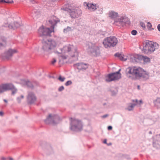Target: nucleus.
<instances>
[{
	"label": "nucleus",
	"mask_w": 160,
	"mask_h": 160,
	"mask_svg": "<svg viewBox=\"0 0 160 160\" xmlns=\"http://www.w3.org/2000/svg\"><path fill=\"white\" fill-rule=\"evenodd\" d=\"M42 49L48 53L53 52L58 54L59 62L67 59L69 56L78 59V52L76 47L72 45L65 46L60 49L57 42L52 40H43L42 41Z\"/></svg>",
	"instance_id": "obj_1"
},
{
	"label": "nucleus",
	"mask_w": 160,
	"mask_h": 160,
	"mask_svg": "<svg viewBox=\"0 0 160 160\" xmlns=\"http://www.w3.org/2000/svg\"><path fill=\"white\" fill-rule=\"evenodd\" d=\"M127 76L132 79L133 78L132 76H135L136 78L142 77L146 79L149 78V76L146 72L142 68L137 66L130 67L126 70Z\"/></svg>",
	"instance_id": "obj_2"
},
{
	"label": "nucleus",
	"mask_w": 160,
	"mask_h": 160,
	"mask_svg": "<svg viewBox=\"0 0 160 160\" xmlns=\"http://www.w3.org/2000/svg\"><path fill=\"white\" fill-rule=\"evenodd\" d=\"M158 45L156 43L149 41H147L143 43L142 50L145 53H151L158 48Z\"/></svg>",
	"instance_id": "obj_3"
},
{
	"label": "nucleus",
	"mask_w": 160,
	"mask_h": 160,
	"mask_svg": "<svg viewBox=\"0 0 160 160\" xmlns=\"http://www.w3.org/2000/svg\"><path fill=\"white\" fill-rule=\"evenodd\" d=\"M118 42L117 39L115 37L111 36L105 38L103 41V44L106 48L114 47Z\"/></svg>",
	"instance_id": "obj_4"
},
{
	"label": "nucleus",
	"mask_w": 160,
	"mask_h": 160,
	"mask_svg": "<svg viewBox=\"0 0 160 160\" xmlns=\"http://www.w3.org/2000/svg\"><path fill=\"white\" fill-rule=\"evenodd\" d=\"M120 71L121 69H120L117 72L108 74L106 78V81L107 82H110L120 78L121 76V74L120 73Z\"/></svg>",
	"instance_id": "obj_5"
},
{
	"label": "nucleus",
	"mask_w": 160,
	"mask_h": 160,
	"mask_svg": "<svg viewBox=\"0 0 160 160\" xmlns=\"http://www.w3.org/2000/svg\"><path fill=\"white\" fill-rule=\"evenodd\" d=\"M71 129L77 131L81 130L82 125L81 122L75 119L71 118Z\"/></svg>",
	"instance_id": "obj_6"
},
{
	"label": "nucleus",
	"mask_w": 160,
	"mask_h": 160,
	"mask_svg": "<svg viewBox=\"0 0 160 160\" xmlns=\"http://www.w3.org/2000/svg\"><path fill=\"white\" fill-rule=\"evenodd\" d=\"M54 29L51 27V29L48 28H44L43 26L41 27L38 29V32L41 36H50V34L54 32Z\"/></svg>",
	"instance_id": "obj_7"
},
{
	"label": "nucleus",
	"mask_w": 160,
	"mask_h": 160,
	"mask_svg": "<svg viewBox=\"0 0 160 160\" xmlns=\"http://www.w3.org/2000/svg\"><path fill=\"white\" fill-rule=\"evenodd\" d=\"M69 12L72 18H77L80 16L82 13V11L79 9H70Z\"/></svg>",
	"instance_id": "obj_8"
},
{
	"label": "nucleus",
	"mask_w": 160,
	"mask_h": 160,
	"mask_svg": "<svg viewBox=\"0 0 160 160\" xmlns=\"http://www.w3.org/2000/svg\"><path fill=\"white\" fill-rule=\"evenodd\" d=\"M128 18L126 17H122L118 19L115 20V22H118L122 26H124L126 23L128 22Z\"/></svg>",
	"instance_id": "obj_9"
},
{
	"label": "nucleus",
	"mask_w": 160,
	"mask_h": 160,
	"mask_svg": "<svg viewBox=\"0 0 160 160\" xmlns=\"http://www.w3.org/2000/svg\"><path fill=\"white\" fill-rule=\"evenodd\" d=\"M15 21L14 18H13L12 21L11 27L13 29H15L22 25L20 20L18 21L17 18H15Z\"/></svg>",
	"instance_id": "obj_10"
},
{
	"label": "nucleus",
	"mask_w": 160,
	"mask_h": 160,
	"mask_svg": "<svg viewBox=\"0 0 160 160\" xmlns=\"http://www.w3.org/2000/svg\"><path fill=\"white\" fill-rule=\"evenodd\" d=\"M84 5L87 7L91 11H94L97 9L96 4L94 5L92 3L85 2L84 3Z\"/></svg>",
	"instance_id": "obj_11"
},
{
	"label": "nucleus",
	"mask_w": 160,
	"mask_h": 160,
	"mask_svg": "<svg viewBox=\"0 0 160 160\" xmlns=\"http://www.w3.org/2000/svg\"><path fill=\"white\" fill-rule=\"evenodd\" d=\"M59 21V20L58 18H57L55 16H52L51 17L49 21V22L51 25V27H52V29H54V26Z\"/></svg>",
	"instance_id": "obj_12"
},
{
	"label": "nucleus",
	"mask_w": 160,
	"mask_h": 160,
	"mask_svg": "<svg viewBox=\"0 0 160 160\" xmlns=\"http://www.w3.org/2000/svg\"><path fill=\"white\" fill-rule=\"evenodd\" d=\"M75 65L77 67L78 69L79 70H85L88 67V64L83 63H77Z\"/></svg>",
	"instance_id": "obj_13"
},
{
	"label": "nucleus",
	"mask_w": 160,
	"mask_h": 160,
	"mask_svg": "<svg viewBox=\"0 0 160 160\" xmlns=\"http://www.w3.org/2000/svg\"><path fill=\"white\" fill-rule=\"evenodd\" d=\"M27 99L28 102L30 103H33L36 99L35 96L33 93L32 92H30L28 94Z\"/></svg>",
	"instance_id": "obj_14"
},
{
	"label": "nucleus",
	"mask_w": 160,
	"mask_h": 160,
	"mask_svg": "<svg viewBox=\"0 0 160 160\" xmlns=\"http://www.w3.org/2000/svg\"><path fill=\"white\" fill-rule=\"evenodd\" d=\"M10 85L9 84H5L0 86V93L9 89Z\"/></svg>",
	"instance_id": "obj_15"
},
{
	"label": "nucleus",
	"mask_w": 160,
	"mask_h": 160,
	"mask_svg": "<svg viewBox=\"0 0 160 160\" xmlns=\"http://www.w3.org/2000/svg\"><path fill=\"white\" fill-rule=\"evenodd\" d=\"M115 56L118 57L122 61H125L128 59V57L127 56L125 55L122 54L117 53L115 54Z\"/></svg>",
	"instance_id": "obj_16"
},
{
	"label": "nucleus",
	"mask_w": 160,
	"mask_h": 160,
	"mask_svg": "<svg viewBox=\"0 0 160 160\" xmlns=\"http://www.w3.org/2000/svg\"><path fill=\"white\" fill-rule=\"evenodd\" d=\"M108 15L109 17L115 19L118 16V12L113 11H111L109 12Z\"/></svg>",
	"instance_id": "obj_17"
},
{
	"label": "nucleus",
	"mask_w": 160,
	"mask_h": 160,
	"mask_svg": "<svg viewBox=\"0 0 160 160\" xmlns=\"http://www.w3.org/2000/svg\"><path fill=\"white\" fill-rule=\"evenodd\" d=\"M90 50L91 53H94L95 54L97 55V53L99 52V50L97 46L93 45L90 49Z\"/></svg>",
	"instance_id": "obj_18"
},
{
	"label": "nucleus",
	"mask_w": 160,
	"mask_h": 160,
	"mask_svg": "<svg viewBox=\"0 0 160 160\" xmlns=\"http://www.w3.org/2000/svg\"><path fill=\"white\" fill-rule=\"evenodd\" d=\"M18 91V89L13 85L11 84V94L12 95H14Z\"/></svg>",
	"instance_id": "obj_19"
},
{
	"label": "nucleus",
	"mask_w": 160,
	"mask_h": 160,
	"mask_svg": "<svg viewBox=\"0 0 160 160\" xmlns=\"http://www.w3.org/2000/svg\"><path fill=\"white\" fill-rule=\"evenodd\" d=\"M142 57H141V60H143L144 64H146L150 62V59L148 57L142 55Z\"/></svg>",
	"instance_id": "obj_20"
},
{
	"label": "nucleus",
	"mask_w": 160,
	"mask_h": 160,
	"mask_svg": "<svg viewBox=\"0 0 160 160\" xmlns=\"http://www.w3.org/2000/svg\"><path fill=\"white\" fill-rule=\"evenodd\" d=\"M134 59L137 60L136 62H138L139 61L141 60V57H142V55H139L138 54H136L134 55Z\"/></svg>",
	"instance_id": "obj_21"
},
{
	"label": "nucleus",
	"mask_w": 160,
	"mask_h": 160,
	"mask_svg": "<svg viewBox=\"0 0 160 160\" xmlns=\"http://www.w3.org/2000/svg\"><path fill=\"white\" fill-rule=\"evenodd\" d=\"M4 55L5 58L8 59L10 56V52L9 51V50L8 52H5Z\"/></svg>",
	"instance_id": "obj_22"
},
{
	"label": "nucleus",
	"mask_w": 160,
	"mask_h": 160,
	"mask_svg": "<svg viewBox=\"0 0 160 160\" xmlns=\"http://www.w3.org/2000/svg\"><path fill=\"white\" fill-rule=\"evenodd\" d=\"M147 27L149 30H151L152 29H153V28H152V25L149 22H148Z\"/></svg>",
	"instance_id": "obj_23"
},
{
	"label": "nucleus",
	"mask_w": 160,
	"mask_h": 160,
	"mask_svg": "<svg viewBox=\"0 0 160 160\" xmlns=\"http://www.w3.org/2000/svg\"><path fill=\"white\" fill-rule=\"evenodd\" d=\"M136 104H131L130 106H129L128 107L127 109L129 111L132 110Z\"/></svg>",
	"instance_id": "obj_24"
},
{
	"label": "nucleus",
	"mask_w": 160,
	"mask_h": 160,
	"mask_svg": "<svg viewBox=\"0 0 160 160\" xmlns=\"http://www.w3.org/2000/svg\"><path fill=\"white\" fill-rule=\"evenodd\" d=\"M54 116H52L51 114H49L48 117L47 118L46 121H51L54 119Z\"/></svg>",
	"instance_id": "obj_25"
},
{
	"label": "nucleus",
	"mask_w": 160,
	"mask_h": 160,
	"mask_svg": "<svg viewBox=\"0 0 160 160\" xmlns=\"http://www.w3.org/2000/svg\"><path fill=\"white\" fill-rule=\"evenodd\" d=\"M18 52V51L16 49H11V56Z\"/></svg>",
	"instance_id": "obj_26"
},
{
	"label": "nucleus",
	"mask_w": 160,
	"mask_h": 160,
	"mask_svg": "<svg viewBox=\"0 0 160 160\" xmlns=\"http://www.w3.org/2000/svg\"><path fill=\"white\" fill-rule=\"evenodd\" d=\"M130 61V62L134 63L136 62V61H137V60H135L134 59V55H132L131 56V57Z\"/></svg>",
	"instance_id": "obj_27"
},
{
	"label": "nucleus",
	"mask_w": 160,
	"mask_h": 160,
	"mask_svg": "<svg viewBox=\"0 0 160 160\" xmlns=\"http://www.w3.org/2000/svg\"><path fill=\"white\" fill-rule=\"evenodd\" d=\"M140 26L142 27L143 29H146V26L144 23L143 22H141L140 23Z\"/></svg>",
	"instance_id": "obj_28"
},
{
	"label": "nucleus",
	"mask_w": 160,
	"mask_h": 160,
	"mask_svg": "<svg viewBox=\"0 0 160 160\" xmlns=\"http://www.w3.org/2000/svg\"><path fill=\"white\" fill-rule=\"evenodd\" d=\"M24 98V96L22 95H21L20 97H18L17 98V100L18 102H20L22 99Z\"/></svg>",
	"instance_id": "obj_29"
},
{
	"label": "nucleus",
	"mask_w": 160,
	"mask_h": 160,
	"mask_svg": "<svg viewBox=\"0 0 160 160\" xmlns=\"http://www.w3.org/2000/svg\"><path fill=\"white\" fill-rule=\"evenodd\" d=\"M10 2V1L9 0H0V3H9Z\"/></svg>",
	"instance_id": "obj_30"
},
{
	"label": "nucleus",
	"mask_w": 160,
	"mask_h": 160,
	"mask_svg": "<svg viewBox=\"0 0 160 160\" xmlns=\"http://www.w3.org/2000/svg\"><path fill=\"white\" fill-rule=\"evenodd\" d=\"M58 80L61 82L64 81L65 78L64 77H62L61 76H60L58 78Z\"/></svg>",
	"instance_id": "obj_31"
},
{
	"label": "nucleus",
	"mask_w": 160,
	"mask_h": 160,
	"mask_svg": "<svg viewBox=\"0 0 160 160\" xmlns=\"http://www.w3.org/2000/svg\"><path fill=\"white\" fill-rule=\"evenodd\" d=\"M6 44V42H5L3 41L2 43H0V47L5 46Z\"/></svg>",
	"instance_id": "obj_32"
},
{
	"label": "nucleus",
	"mask_w": 160,
	"mask_h": 160,
	"mask_svg": "<svg viewBox=\"0 0 160 160\" xmlns=\"http://www.w3.org/2000/svg\"><path fill=\"white\" fill-rule=\"evenodd\" d=\"M72 82L71 81H68L66 82V83L65 84V85L66 86H68L70 85H71L72 84Z\"/></svg>",
	"instance_id": "obj_33"
},
{
	"label": "nucleus",
	"mask_w": 160,
	"mask_h": 160,
	"mask_svg": "<svg viewBox=\"0 0 160 160\" xmlns=\"http://www.w3.org/2000/svg\"><path fill=\"white\" fill-rule=\"evenodd\" d=\"M137 31L136 30H133L132 32H131V33L132 35H136L137 33Z\"/></svg>",
	"instance_id": "obj_34"
},
{
	"label": "nucleus",
	"mask_w": 160,
	"mask_h": 160,
	"mask_svg": "<svg viewBox=\"0 0 160 160\" xmlns=\"http://www.w3.org/2000/svg\"><path fill=\"white\" fill-rule=\"evenodd\" d=\"M56 62V60L55 58H53L51 61V63L52 64H54Z\"/></svg>",
	"instance_id": "obj_35"
},
{
	"label": "nucleus",
	"mask_w": 160,
	"mask_h": 160,
	"mask_svg": "<svg viewBox=\"0 0 160 160\" xmlns=\"http://www.w3.org/2000/svg\"><path fill=\"white\" fill-rule=\"evenodd\" d=\"M64 89V88L63 86H61L60 87L59 89V91H62V90H63Z\"/></svg>",
	"instance_id": "obj_36"
},
{
	"label": "nucleus",
	"mask_w": 160,
	"mask_h": 160,
	"mask_svg": "<svg viewBox=\"0 0 160 160\" xmlns=\"http://www.w3.org/2000/svg\"><path fill=\"white\" fill-rule=\"evenodd\" d=\"M132 101L133 102H135L136 103V104H138V101L137 99H136L135 100H132Z\"/></svg>",
	"instance_id": "obj_37"
},
{
	"label": "nucleus",
	"mask_w": 160,
	"mask_h": 160,
	"mask_svg": "<svg viewBox=\"0 0 160 160\" xmlns=\"http://www.w3.org/2000/svg\"><path fill=\"white\" fill-rule=\"evenodd\" d=\"M112 127L111 126H109L108 127V129L109 130H111L112 129Z\"/></svg>",
	"instance_id": "obj_38"
},
{
	"label": "nucleus",
	"mask_w": 160,
	"mask_h": 160,
	"mask_svg": "<svg viewBox=\"0 0 160 160\" xmlns=\"http://www.w3.org/2000/svg\"><path fill=\"white\" fill-rule=\"evenodd\" d=\"M158 30L160 31V24L158 25Z\"/></svg>",
	"instance_id": "obj_39"
},
{
	"label": "nucleus",
	"mask_w": 160,
	"mask_h": 160,
	"mask_svg": "<svg viewBox=\"0 0 160 160\" xmlns=\"http://www.w3.org/2000/svg\"><path fill=\"white\" fill-rule=\"evenodd\" d=\"M3 115V112H0V115L2 116Z\"/></svg>",
	"instance_id": "obj_40"
},
{
	"label": "nucleus",
	"mask_w": 160,
	"mask_h": 160,
	"mask_svg": "<svg viewBox=\"0 0 160 160\" xmlns=\"http://www.w3.org/2000/svg\"><path fill=\"white\" fill-rule=\"evenodd\" d=\"M70 29V28H67L66 29H64V32H66V31H67V29Z\"/></svg>",
	"instance_id": "obj_41"
},
{
	"label": "nucleus",
	"mask_w": 160,
	"mask_h": 160,
	"mask_svg": "<svg viewBox=\"0 0 160 160\" xmlns=\"http://www.w3.org/2000/svg\"><path fill=\"white\" fill-rule=\"evenodd\" d=\"M107 116H108V115H104V116H102V118H105L106 117H107Z\"/></svg>",
	"instance_id": "obj_42"
},
{
	"label": "nucleus",
	"mask_w": 160,
	"mask_h": 160,
	"mask_svg": "<svg viewBox=\"0 0 160 160\" xmlns=\"http://www.w3.org/2000/svg\"><path fill=\"white\" fill-rule=\"evenodd\" d=\"M139 102H140V104H141V103H142V100H140L139 101Z\"/></svg>",
	"instance_id": "obj_43"
},
{
	"label": "nucleus",
	"mask_w": 160,
	"mask_h": 160,
	"mask_svg": "<svg viewBox=\"0 0 160 160\" xmlns=\"http://www.w3.org/2000/svg\"><path fill=\"white\" fill-rule=\"evenodd\" d=\"M106 142H107V141L106 140H105L104 141V143H106Z\"/></svg>",
	"instance_id": "obj_44"
},
{
	"label": "nucleus",
	"mask_w": 160,
	"mask_h": 160,
	"mask_svg": "<svg viewBox=\"0 0 160 160\" xmlns=\"http://www.w3.org/2000/svg\"><path fill=\"white\" fill-rule=\"evenodd\" d=\"M4 101L6 103H7V101L6 100L4 99Z\"/></svg>",
	"instance_id": "obj_45"
},
{
	"label": "nucleus",
	"mask_w": 160,
	"mask_h": 160,
	"mask_svg": "<svg viewBox=\"0 0 160 160\" xmlns=\"http://www.w3.org/2000/svg\"><path fill=\"white\" fill-rule=\"evenodd\" d=\"M13 1H11V3H13Z\"/></svg>",
	"instance_id": "obj_46"
},
{
	"label": "nucleus",
	"mask_w": 160,
	"mask_h": 160,
	"mask_svg": "<svg viewBox=\"0 0 160 160\" xmlns=\"http://www.w3.org/2000/svg\"><path fill=\"white\" fill-rule=\"evenodd\" d=\"M10 160H13V159H12L11 158Z\"/></svg>",
	"instance_id": "obj_47"
},
{
	"label": "nucleus",
	"mask_w": 160,
	"mask_h": 160,
	"mask_svg": "<svg viewBox=\"0 0 160 160\" xmlns=\"http://www.w3.org/2000/svg\"><path fill=\"white\" fill-rule=\"evenodd\" d=\"M138 88H139V86H138Z\"/></svg>",
	"instance_id": "obj_48"
}]
</instances>
